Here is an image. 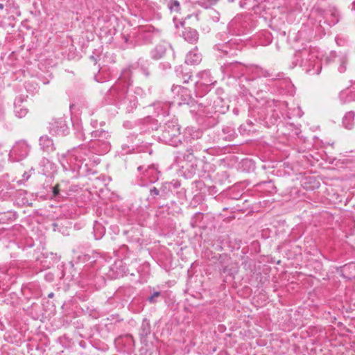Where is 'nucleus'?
Returning a JSON list of instances; mask_svg holds the SVG:
<instances>
[{"label": "nucleus", "mask_w": 355, "mask_h": 355, "mask_svg": "<svg viewBox=\"0 0 355 355\" xmlns=\"http://www.w3.org/2000/svg\"><path fill=\"white\" fill-rule=\"evenodd\" d=\"M180 135V127L173 122H169L164 125L162 133V140L170 145H175V139Z\"/></svg>", "instance_id": "1"}, {"label": "nucleus", "mask_w": 355, "mask_h": 355, "mask_svg": "<svg viewBox=\"0 0 355 355\" xmlns=\"http://www.w3.org/2000/svg\"><path fill=\"white\" fill-rule=\"evenodd\" d=\"M68 126L64 118L52 119L49 123V131L52 135L63 136L68 133Z\"/></svg>", "instance_id": "2"}, {"label": "nucleus", "mask_w": 355, "mask_h": 355, "mask_svg": "<svg viewBox=\"0 0 355 355\" xmlns=\"http://www.w3.org/2000/svg\"><path fill=\"white\" fill-rule=\"evenodd\" d=\"M320 17H322L324 24L331 26L336 24L338 21V12L335 8H329L327 10L318 9L316 10Z\"/></svg>", "instance_id": "3"}, {"label": "nucleus", "mask_w": 355, "mask_h": 355, "mask_svg": "<svg viewBox=\"0 0 355 355\" xmlns=\"http://www.w3.org/2000/svg\"><path fill=\"white\" fill-rule=\"evenodd\" d=\"M306 62H308V68L306 69V73L311 74H319L322 69V64L315 51H311L308 55Z\"/></svg>", "instance_id": "4"}, {"label": "nucleus", "mask_w": 355, "mask_h": 355, "mask_svg": "<svg viewBox=\"0 0 355 355\" xmlns=\"http://www.w3.org/2000/svg\"><path fill=\"white\" fill-rule=\"evenodd\" d=\"M90 153L96 155H104L107 154L110 150V144L107 141H104L101 139H96L90 144Z\"/></svg>", "instance_id": "5"}, {"label": "nucleus", "mask_w": 355, "mask_h": 355, "mask_svg": "<svg viewBox=\"0 0 355 355\" xmlns=\"http://www.w3.org/2000/svg\"><path fill=\"white\" fill-rule=\"evenodd\" d=\"M223 71L229 76H237L243 74V67L238 62L225 63L222 66Z\"/></svg>", "instance_id": "6"}, {"label": "nucleus", "mask_w": 355, "mask_h": 355, "mask_svg": "<svg viewBox=\"0 0 355 355\" xmlns=\"http://www.w3.org/2000/svg\"><path fill=\"white\" fill-rule=\"evenodd\" d=\"M42 173L51 180L53 173L57 171V166L47 157H44L41 162Z\"/></svg>", "instance_id": "7"}, {"label": "nucleus", "mask_w": 355, "mask_h": 355, "mask_svg": "<svg viewBox=\"0 0 355 355\" xmlns=\"http://www.w3.org/2000/svg\"><path fill=\"white\" fill-rule=\"evenodd\" d=\"M30 146L25 141H20L15 144L11 153L15 155H27L30 153Z\"/></svg>", "instance_id": "8"}, {"label": "nucleus", "mask_w": 355, "mask_h": 355, "mask_svg": "<svg viewBox=\"0 0 355 355\" xmlns=\"http://www.w3.org/2000/svg\"><path fill=\"white\" fill-rule=\"evenodd\" d=\"M175 90H177L178 93H181V100L182 101L179 103L180 105L181 104H187L189 105L191 103H192L193 99L189 94V91L180 85H173L172 87V91L174 92Z\"/></svg>", "instance_id": "9"}, {"label": "nucleus", "mask_w": 355, "mask_h": 355, "mask_svg": "<svg viewBox=\"0 0 355 355\" xmlns=\"http://www.w3.org/2000/svg\"><path fill=\"white\" fill-rule=\"evenodd\" d=\"M40 145L43 152L47 154L52 153L55 150L52 139L47 136H42L40 137Z\"/></svg>", "instance_id": "10"}, {"label": "nucleus", "mask_w": 355, "mask_h": 355, "mask_svg": "<svg viewBox=\"0 0 355 355\" xmlns=\"http://www.w3.org/2000/svg\"><path fill=\"white\" fill-rule=\"evenodd\" d=\"M202 60V55L195 48L190 51L186 57L185 63L187 64H198Z\"/></svg>", "instance_id": "11"}, {"label": "nucleus", "mask_w": 355, "mask_h": 355, "mask_svg": "<svg viewBox=\"0 0 355 355\" xmlns=\"http://www.w3.org/2000/svg\"><path fill=\"white\" fill-rule=\"evenodd\" d=\"M175 73L177 76L182 80L183 83H189V80L192 77V75L187 67L182 65L176 68Z\"/></svg>", "instance_id": "12"}, {"label": "nucleus", "mask_w": 355, "mask_h": 355, "mask_svg": "<svg viewBox=\"0 0 355 355\" xmlns=\"http://www.w3.org/2000/svg\"><path fill=\"white\" fill-rule=\"evenodd\" d=\"M121 103L127 106V108L131 110L137 107V97L134 94L128 92L126 93L125 97L121 101Z\"/></svg>", "instance_id": "13"}, {"label": "nucleus", "mask_w": 355, "mask_h": 355, "mask_svg": "<svg viewBox=\"0 0 355 355\" xmlns=\"http://www.w3.org/2000/svg\"><path fill=\"white\" fill-rule=\"evenodd\" d=\"M183 37L184 40L189 43H193L198 39V32L193 28H186L182 33Z\"/></svg>", "instance_id": "14"}, {"label": "nucleus", "mask_w": 355, "mask_h": 355, "mask_svg": "<svg viewBox=\"0 0 355 355\" xmlns=\"http://www.w3.org/2000/svg\"><path fill=\"white\" fill-rule=\"evenodd\" d=\"M239 168L245 172H250L254 170L255 164L254 162L248 157L241 159L239 164Z\"/></svg>", "instance_id": "15"}, {"label": "nucleus", "mask_w": 355, "mask_h": 355, "mask_svg": "<svg viewBox=\"0 0 355 355\" xmlns=\"http://www.w3.org/2000/svg\"><path fill=\"white\" fill-rule=\"evenodd\" d=\"M151 333V327L150 324V321L144 318L142 321L140 329H139V336L141 339L143 340L146 338L148 335Z\"/></svg>", "instance_id": "16"}, {"label": "nucleus", "mask_w": 355, "mask_h": 355, "mask_svg": "<svg viewBox=\"0 0 355 355\" xmlns=\"http://www.w3.org/2000/svg\"><path fill=\"white\" fill-rule=\"evenodd\" d=\"M166 51L164 44H158L151 51V57L154 60L161 59L165 55Z\"/></svg>", "instance_id": "17"}, {"label": "nucleus", "mask_w": 355, "mask_h": 355, "mask_svg": "<svg viewBox=\"0 0 355 355\" xmlns=\"http://www.w3.org/2000/svg\"><path fill=\"white\" fill-rule=\"evenodd\" d=\"M355 113L353 111L348 112L343 118V124L347 129H352L354 124Z\"/></svg>", "instance_id": "18"}, {"label": "nucleus", "mask_w": 355, "mask_h": 355, "mask_svg": "<svg viewBox=\"0 0 355 355\" xmlns=\"http://www.w3.org/2000/svg\"><path fill=\"white\" fill-rule=\"evenodd\" d=\"M344 276L349 279L355 278V262H351L343 266Z\"/></svg>", "instance_id": "19"}, {"label": "nucleus", "mask_w": 355, "mask_h": 355, "mask_svg": "<svg viewBox=\"0 0 355 355\" xmlns=\"http://www.w3.org/2000/svg\"><path fill=\"white\" fill-rule=\"evenodd\" d=\"M70 158V168L73 171L80 170L83 164L82 157H69Z\"/></svg>", "instance_id": "20"}, {"label": "nucleus", "mask_w": 355, "mask_h": 355, "mask_svg": "<svg viewBox=\"0 0 355 355\" xmlns=\"http://www.w3.org/2000/svg\"><path fill=\"white\" fill-rule=\"evenodd\" d=\"M336 62L338 64V70L340 73H344L347 69L348 58L345 55H339Z\"/></svg>", "instance_id": "21"}, {"label": "nucleus", "mask_w": 355, "mask_h": 355, "mask_svg": "<svg viewBox=\"0 0 355 355\" xmlns=\"http://www.w3.org/2000/svg\"><path fill=\"white\" fill-rule=\"evenodd\" d=\"M105 232V227L96 222L94 225V235L96 240L101 239Z\"/></svg>", "instance_id": "22"}, {"label": "nucleus", "mask_w": 355, "mask_h": 355, "mask_svg": "<svg viewBox=\"0 0 355 355\" xmlns=\"http://www.w3.org/2000/svg\"><path fill=\"white\" fill-rule=\"evenodd\" d=\"M92 137L100 139H107L110 137L108 132L103 130H96L92 132Z\"/></svg>", "instance_id": "23"}, {"label": "nucleus", "mask_w": 355, "mask_h": 355, "mask_svg": "<svg viewBox=\"0 0 355 355\" xmlns=\"http://www.w3.org/2000/svg\"><path fill=\"white\" fill-rule=\"evenodd\" d=\"M168 6L171 11L179 12L180 10V5L178 1L177 0H171L168 2Z\"/></svg>", "instance_id": "24"}, {"label": "nucleus", "mask_w": 355, "mask_h": 355, "mask_svg": "<svg viewBox=\"0 0 355 355\" xmlns=\"http://www.w3.org/2000/svg\"><path fill=\"white\" fill-rule=\"evenodd\" d=\"M257 73L259 74V76L265 78H270L273 76L272 73H270L268 70L264 69L261 67H257Z\"/></svg>", "instance_id": "25"}, {"label": "nucleus", "mask_w": 355, "mask_h": 355, "mask_svg": "<svg viewBox=\"0 0 355 355\" xmlns=\"http://www.w3.org/2000/svg\"><path fill=\"white\" fill-rule=\"evenodd\" d=\"M239 131L241 135L247 136L250 135V132H254V130L247 128V125L242 124L239 128Z\"/></svg>", "instance_id": "26"}, {"label": "nucleus", "mask_w": 355, "mask_h": 355, "mask_svg": "<svg viewBox=\"0 0 355 355\" xmlns=\"http://www.w3.org/2000/svg\"><path fill=\"white\" fill-rule=\"evenodd\" d=\"M15 112L18 118H22L26 115L28 110L26 108H16Z\"/></svg>", "instance_id": "27"}, {"label": "nucleus", "mask_w": 355, "mask_h": 355, "mask_svg": "<svg viewBox=\"0 0 355 355\" xmlns=\"http://www.w3.org/2000/svg\"><path fill=\"white\" fill-rule=\"evenodd\" d=\"M155 170V166L154 164H150V165H148V166H146V165H141L139 166H138L137 168V170L140 172L141 171H144V172H148L149 170Z\"/></svg>", "instance_id": "28"}, {"label": "nucleus", "mask_w": 355, "mask_h": 355, "mask_svg": "<svg viewBox=\"0 0 355 355\" xmlns=\"http://www.w3.org/2000/svg\"><path fill=\"white\" fill-rule=\"evenodd\" d=\"M160 295H161L160 292L155 291V292L153 293V294L151 296H150L148 297V301L150 303H155L157 302L156 300H155V297H157L160 296Z\"/></svg>", "instance_id": "29"}, {"label": "nucleus", "mask_w": 355, "mask_h": 355, "mask_svg": "<svg viewBox=\"0 0 355 355\" xmlns=\"http://www.w3.org/2000/svg\"><path fill=\"white\" fill-rule=\"evenodd\" d=\"M150 194L153 198H155L159 195V191L156 187H153L150 189Z\"/></svg>", "instance_id": "30"}, {"label": "nucleus", "mask_w": 355, "mask_h": 355, "mask_svg": "<svg viewBox=\"0 0 355 355\" xmlns=\"http://www.w3.org/2000/svg\"><path fill=\"white\" fill-rule=\"evenodd\" d=\"M223 132H224V133H226V132H227V133H230V132H233L232 134H230V135L227 137V138H228L229 139H232V138L234 137V130H232V129H230V128H223Z\"/></svg>", "instance_id": "31"}, {"label": "nucleus", "mask_w": 355, "mask_h": 355, "mask_svg": "<svg viewBox=\"0 0 355 355\" xmlns=\"http://www.w3.org/2000/svg\"><path fill=\"white\" fill-rule=\"evenodd\" d=\"M30 177H31V175L28 172H24L22 175L23 179L19 180L18 182L21 183V182H26L30 178Z\"/></svg>", "instance_id": "32"}, {"label": "nucleus", "mask_w": 355, "mask_h": 355, "mask_svg": "<svg viewBox=\"0 0 355 355\" xmlns=\"http://www.w3.org/2000/svg\"><path fill=\"white\" fill-rule=\"evenodd\" d=\"M50 189H52L53 197H57L59 194L58 185H56L55 187H50Z\"/></svg>", "instance_id": "33"}, {"label": "nucleus", "mask_w": 355, "mask_h": 355, "mask_svg": "<svg viewBox=\"0 0 355 355\" xmlns=\"http://www.w3.org/2000/svg\"><path fill=\"white\" fill-rule=\"evenodd\" d=\"M355 101V92H350L349 95L347 96V99L345 101V102H350Z\"/></svg>", "instance_id": "34"}, {"label": "nucleus", "mask_w": 355, "mask_h": 355, "mask_svg": "<svg viewBox=\"0 0 355 355\" xmlns=\"http://www.w3.org/2000/svg\"><path fill=\"white\" fill-rule=\"evenodd\" d=\"M221 272L224 274H227L229 275H232V272H231V270L228 268L227 266H224L221 269Z\"/></svg>", "instance_id": "35"}, {"label": "nucleus", "mask_w": 355, "mask_h": 355, "mask_svg": "<svg viewBox=\"0 0 355 355\" xmlns=\"http://www.w3.org/2000/svg\"><path fill=\"white\" fill-rule=\"evenodd\" d=\"M83 149L82 147H78L77 148H74V150H76V153H78V154H86L87 153L86 152H82L81 150Z\"/></svg>", "instance_id": "36"}, {"label": "nucleus", "mask_w": 355, "mask_h": 355, "mask_svg": "<svg viewBox=\"0 0 355 355\" xmlns=\"http://www.w3.org/2000/svg\"><path fill=\"white\" fill-rule=\"evenodd\" d=\"M245 125H247V128H249L250 129H252L253 127V123L251 121H248Z\"/></svg>", "instance_id": "37"}, {"label": "nucleus", "mask_w": 355, "mask_h": 355, "mask_svg": "<svg viewBox=\"0 0 355 355\" xmlns=\"http://www.w3.org/2000/svg\"><path fill=\"white\" fill-rule=\"evenodd\" d=\"M232 148H227L225 149V151L223 152L224 154L225 153H231V151L230 150Z\"/></svg>", "instance_id": "38"}, {"label": "nucleus", "mask_w": 355, "mask_h": 355, "mask_svg": "<svg viewBox=\"0 0 355 355\" xmlns=\"http://www.w3.org/2000/svg\"><path fill=\"white\" fill-rule=\"evenodd\" d=\"M54 297V293L53 292L48 294L49 298H53Z\"/></svg>", "instance_id": "39"}, {"label": "nucleus", "mask_w": 355, "mask_h": 355, "mask_svg": "<svg viewBox=\"0 0 355 355\" xmlns=\"http://www.w3.org/2000/svg\"><path fill=\"white\" fill-rule=\"evenodd\" d=\"M92 125L94 128H96L97 125V121H94L92 122Z\"/></svg>", "instance_id": "40"}, {"label": "nucleus", "mask_w": 355, "mask_h": 355, "mask_svg": "<svg viewBox=\"0 0 355 355\" xmlns=\"http://www.w3.org/2000/svg\"><path fill=\"white\" fill-rule=\"evenodd\" d=\"M279 77H281V74L277 73V75H275V77H272V79L275 80V79L279 78Z\"/></svg>", "instance_id": "41"}, {"label": "nucleus", "mask_w": 355, "mask_h": 355, "mask_svg": "<svg viewBox=\"0 0 355 355\" xmlns=\"http://www.w3.org/2000/svg\"><path fill=\"white\" fill-rule=\"evenodd\" d=\"M180 186V182H176L174 184V187H175V188L179 187Z\"/></svg>", "instance_id": "42"}, {"label": "nucleus", "mask_w": 355, "mask_h": 355, "mask_svg": "<svg viewBox=\"0 0 355 355\" xmlns=\"http://www.w3.org/2000/svg\"><path fill=\"white\" fill-rule=\"evenodd\" d=\"M199 216H202V214L198 212V213H196L194 216V217H199Z\"/></svg>", "instance_id": "43"}, {"label": "nucleus", "mask_w": 355, "mask_h": 355, "mask_svg": "<svg viewBox=\"0 0 355 355\" xmlns=\"http://www.w3.org/2000/svg\"><path fill=\"white\" fill-rule=\"evenodd\" d=\"M345 94H346V93H345V92H342V93L340 94V98H341V99H343V98L344 97V96H345Z\"/></svg>", "instance_id": "44"}, {"label": "nucleus", "mask_w": 355, "mask_h": 355, "mask_svg": "<svg viewBox=\"0 0 355 355\" xmlns=\"http://www.w3.org/2000/svg\"><path fill=\"white\" fill-rule=\"evenodd\" d=\"M352 10H355V1L352 3Z\"/></svg>", "instance_id": "45"}, {"label": "nucleus", "mask_w": 355, "mask_h": 355, "mask_svg": "<svg viewBox=\"0 0 355 355\" xmlns=\"http://www.w3.org/2000/svg\"><path fill=\"white\" fill-rule=\"evenodd\" d=\"M349 153H355V149L354 150H351L350 151H349Z\"/></svg>", "instance_id": "46"}, {"label": "nucleus", "mask_w": 355, "mask_h": 355, "mask_svg": "<svg viewBox=\"0 0 355 355\" xmlns=\"http://www.w3.org/2000/svg\"><path fill=\"white\" fill-rule=\"evenodd\" d=\"M320 26H322V19H319Z\"/></svg>", "instance_id": "47"}, {"label": "nucleus", "mask_w": 355, "mask_h": 355, "mask_svg": "<svg viewBox=\"0 0 355 355\" xmlns=\"http://www.w3.org/2000/svg\"><path fill=\"white\" fill-rule=\"evenodd\" d=\"M3 8V4H0V8L2 9Z\"/></svg>", "instance_id": "48"}, {"label": "nucleus", "mask_w": 355, "mask_h": 355, "mask_svg": "<svg viewBox=\"0 0 355 355\" xmlns=\"http://www.w3.org/2000/svg\"><path fill=\"white\" fill-rule=\"evenodd\" d=\"M148 153H149V154H152L153 153V150H150Z\"/></svg>", "instance_id": "49"}, {"label": "nucleus", "mask_w": 355, "mask_h": 355, "mask_svg": "<svg viewBox=\"0 0 355 355\" xmlns=\"http://www.w3.org/2000/svg\"><path fill=\"white\" fill-rule=\"evenodd\" d=\"M121 288H119V289L118 290V291H117V292H118V293H120V292H121Z\"/></svg>", "instance_id": "50"}, {"label": "nucleus", "mask_w": 355, "mask_h": 355, "mask_svg": "<svg viewBox=\"0 0 355 355\" xmlns=\"http://www.w3.org/2000/svg\"><path fill=\"white\" fill-rule=\"evenodd\" d=\"M240 4H241V6H243V3H241V2L240 3Z\"/></svg>", "instance_id": "51"}, {"label": "nucleus", "mask_w": 355, "mask_h": 355, "mask_svg": "<svg viewBox=\"0 0 355 355\" xmlns=\"http://www.w3.org/2000/svg\"><path fill=\"white\" fill-rule=\"evenodd\" d=\"M229 1L232 2L234 0H229Z\"/></svg>", "instance_id": "52"}]
</instances>
